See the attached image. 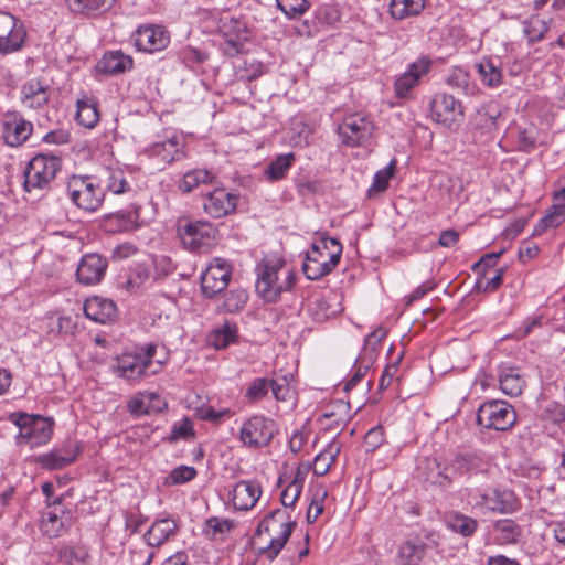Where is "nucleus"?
<instances>
[{"label": "nucleus", "mask_w": 565, "mask_h": 565, "mask_svg": "<svg viewBox=\"0 0 565 565\" xmlns=\"http://www.w3.org/2000/svg\"><path fill=\"white\" fill-rule=\"evenodd\" d=\"M296 522L282 509H276L258 524L255 537L265 545L257 548V555L273 562L288 542Z\"/></svg>", "instance_id": "f257e3e1"}, {"label": "nucleus", "mask_w": 565, "mask_h": 565, "mask_svg": "<svg viewBox=\"0 0 565 565\" xmlns=\"http://www.w3.org/2000/svg\"><path fill=\"white\" fill-rule=\"evenodd\" d=\"M157 345L148 343L135 351H125L116 358L111 366L116 376L137 383L160 372L162 362L154 360Z\"/></svg>", "instance_id": "f03ea898"}, {"label": "nucleus", "mask_w": 565, "mask_h": 565, "mask_svg": "<svg viewBox=\"0 0 565 565\" xmlns=\"http://www.w3.org/2000/svg\"><path fill=\"white\" fill-rule=\"evenodd\" d=\"M256 291L265 301L275 302L284 291L295 284V275L285 268V262L266 257L257 265Z\"/></svg>", "instance_id": "7ed1b4c3"}, {"label": "nucleus", "mask_w": 565, "mask_h": 565, "mask_svg": "<svg viewBox=\"0 0 565 565\" xmlns=\"http://www.w3.org/2000/svg\"><path fill=\"white\" fill-rule=\"evenodd\" d=\"M342 244L333 237H321L311 245L302 265L305 276L318 280L330 274L339 264L342 255Z\"/></svg>", "instance_id": "20e7f679"}, {"label": "nucleus", "mask_w": 565, "mask_h": 565, "mask_svg": "<svg viewBox=\"0 0 565 565\" xmlns=\"http://www.w3.org/2000/svg\"><path fill=\"white\" fill-rule=\"evenodd\" d=\"M19 431L15 435L18 446L35 448L45 445L53 434V422L40 415H31L24 412H13L8 416Z\"/></svg>", "instance_id": "39448f33"}, {"label": "nucleus", "mask_w": 565, "mask_h": 565, "mask_svg": "<svg viewBox=\"0 0 565 565\" xmlns=\"http://www.w3.org/2000/svg\"><path fill=\"white\" fill-rule=\"evenodd\" d=\"M469 504L482 513L511 514L519 510L520 501L510 489H473L468 494Z\"/></svg>", "instance_id": "423d86ee"}, {"label": "nucleus", "mask_w": 565, "mask_h": 565, "mask_svg": "<svg viewBox=\"0 0 565 565\" xmlns=\"http://www.w3.org/2000/svg\"><path fill=\"white\" fill-rule=\"evenodd\" d=\"M70 200L85 212L97 211L104 201L105 190L93 175H72L66 183Z\"/></svg>", "instance_id": "0eeeda50"}, {"label": "nucleus", "mask_w": 565, "mask_h": 565, "mask_svg": "<svg viewBox=\"0 0 565 565\" xmlns=\"http://www.w3.org/2000/svg\"><path fill=\"white\" fill-rule=\"evenodd\" d=\"M61 169V160L53 154L39 153L24 171L23 188L26 192L49 189Z\"/></svg>", "instance_id": "6e6552de"}, {"label": "nucleus", "mask_w": 565, "mask_h": 565, "mask_svg": "<svg viewBox=\"0 0 565 565\" xmlns=\"http://www.w3.org/2000/svg\"><path fill=\"white\" fill-rule=\"evenodd\" d=\"M476 422L486 429L508 431L516 423V412L505 401L490 399L479 406Z\"/></svg>", "instance_id": "1a4fd4ad"}, {"label": "nucleus", "mask_w": 565, "mask_h": 565, "mask_svg": "<svg viewBox=\"0 0 565 565\" xmlns=\"http://www.w3.org/2000/svg\"><path fill=\"white\" fill-rule=\"evenodd\" d=\"M278 433L277 423L269 417L255 414L247 418L239 429V440L248 448L268 446Z\"/></svg>", "instance_id": "9d476101"}, {"label": "nucleus", "mask_w": 565, "mask_h": 565, "mask_svg": "<svg viewBox=\"0 0 565 565\" xmlns=\"http://www.w3.org/2000/svg\"><path fill=\"white\" fill-rule=\"evenodd\" d=\"M430 118L451 131L458 130L463 121L465 111L461 102L446 93L436 94L430 103Z\"/></svg>", "instance_id": "9b49d317"}, {"label": "nucleus", "mask_w": 565, "mask_h": 565, "mask_svg": "<svg viewBox=\"0 0 565 565\" xmlns=\"http://www.w3.org/2000/svg\"><path fill=\"white\" fill-rule=\"evenodd\" d=\"M177 232L183 246L191 252L211 247L216 235L215 226L206 221L181 220L178 222Z\"/></svg>", "instance_id": "f8f14e48"}, {"label": "nucleus", "mask_w": 565, "mask_h": 565, "mask_svg": "<svg viewBox=\"0 0 565 565\" xmlns=\"http://www.w3.org/2000/svg\"><path fill=\"white\" fill-rule=\"evenodd\" d=\"M28 33L21 20L0 10V55L20 52L26 43Z\"/></svg>", "instance_id": "ddd939ff"}, {"label": "nucleus", "mask_w": 565, "mask_h": 565, "mask_svg": "<svg viewBox=\"0 0 565 565\" xmlns=\"http://www.w3.org/2000/svg\"><path fill=\"white\" fill-rule=\"evenodd\" d=\"M337 131L344 146L356 148L363 146L372 137L374 124L365 115L351 114L343 118Z\"/></svg>", "instance_id": "4468645a"}, {"label": "nucleus", "mask_w": 565, "mask_h": 565, "mask_svg": "<svg viewBox=\"0 0 565 565\" xmlns=\"http://www.w3.org/2000/svg\"><path fill=\"white\" fill-rule=\"evenodd\" d=\"M269 392L278 402H287L292 397L291 388L285 377L281 380L256 377L248 384L244 397L248 403H257L264 399Z\"/></svg>", "instance_id": "2eb2a0df"}, {"label": "nucleus", "mask_w": 565, "mask_h": 565, "mask_svg": "<svg viewBox=\"0 0 565 565\" xmlns=\"http://www.w3.org/2000/svg\"><path fill=\"white\" fill-rule=\"evenodd\" d=\"M232 277L231 265L223 258H214L201 275V289L205 297L213 298L224 291Z\"/></svg>", "instance_id": "dca6fc26"}, {"label": "nucleus", "mask_w": 565, "mask_h": 565, "mask_svg": "<svg viewBox=\"0 0 565 565\" xmlns=\"http://www.w3.org/2000/svg\"><path fill=\"white\" fill-rule=\"evenodd\" d=\"M33 132V124L17 110L7 111L2 117V138L10 147H19L28 141Z\"/></svg>", "instance_id": "f3484780"}, {"label": "nucleus", "mask_w": 565, "mask_h": 565, "mask_svg": "<svg viewBox=\"0 0 565 565\" xmlns=\"http://www.w3.org/2000/svg\"><path fill=\"white\" fill-rule=\"evenodd\" d=\"M238 195L216 188L202 196L203 211L213 218H221L235 212Z\"/></svg>", "instance_id": "a211bd4d"}, {"label": "nucleus", "mask_w": 565, "mask_h": 565, "mask_svg": "<svg viewBox=\"0 0 565 565\" xmlns=\"http://www.w3.org/2000/svg\"><path fill=\"white\" fill-rule=\"evenodd\" d=\"M185 141L179 134H172L164 140L154 142L146 151L148 156L159 163L170 164L185 157Z\"/></svg>", "instance_id": "6ab92c4d"}, {"label": "nucleus", "mask_w": 565, "mask_h": 565, "mask_svg": "<svg viewBox=\"0 0 565 565\" xmlns=\"http://www.w3.org/2000/svg\"><path fill=\"white\" fill-rule=\"evenodd\" d=\"M73 513L61 507V498L54 501L53 508L45 512L41 521V531L49 537L65 534L73 524Z\"/></svg>", "instance_id": "aec40b11"}, {"label": "nucleus", "mask_w": 565, "mask_h": 565, "mask_svg": "<svg viewBox=\"0 0 565 565\" xmlns=\"http://www.w3.org/2000/svg\"><path fill=\"white\" fill-rule=\"evenodd\" d=\"M170 43V34L162 25L146 24L135 33V45L139 51L154 53Z\"/></svg>", "instance_id": "412c9836"}, {"label": "nucleus", "mask_w": 565, "mask_h": 565, "mask_svg": "<svg viewBox=\"0 0 565 565\" xmlns=\"http://www.w3.org/2000/svg\"><path fill=\"white\" fill-rule=\"evenodd\" d=\"M431 67V61L426 57L418 58L409 64L408 68L396 78L394 90L398 98H405L418 86L422 78L426 76Z\"/></svg>", "instance_id": "4be33fe9"}, {"label": "nucleus", "mask_w": 565, "mask_h": 565, "mask_svg": "<svg viewBox=\"0 0 565 565\" xmlns=\"http://www.w3.org/2000/svg\"><path fill=\"white\" fill-rule=\"evenodd\" d=\"M108 262L99 254L90 253L84 255L76 269V279L85 286H94L102 281L105 276Z\"/></svg>", "instance_id": "5701e85b"}, {"label": "nucleus", "mask_w": 565, "mask_h": 565, "mask_svg": "<svg viewBox=\"0 0 565 565\" xmlns=\"http://www.w3.org/2000/svg\"><path fill=\"white\" fill-rule=\"evenodd\" d=\"M50 100V86L40 78H31L23 83L20 88V102L29 109H39Z\"/></svg>", "instance_id": "b1692460"}, {"label": "nucleus", "mask_w": 565, "mask_h": 565, "mask_svg": "<svg viewBox=\"0 0 565 565\" xmlns=\"http://www.w3.org/2000/svg\"><path fill=\"white\" fill-rule=\"evenodd\" d=\"M233 507L236 510L248 511L253 509L262 495V488L256 480H241L230 492Z\"/></svg>", "instance_id": "393cba45"}, {"label": "nucleus", "mask_w": 565, "mask_h": 565, "mask_svg": "<svg viewBox=\"0 0 565 565\" xmlns=\"http://www.w3.org/2000/svg\"><path fill=\"white\" fill-rule=\"evenodd\" d=\"M490 468L489 459L478 452L458 454L449 465V469L458 476L486 473Z\"/></svg>", "instance_id": "a878e982"}, {"label": "nucleus", "mask_w": 565, "mask_h": 565, "mask_svg": "<svg viewBox=\"0 0 565 565\" xmlns=\"http://www.w3.org/2000/svg\"><path fill=\"white\" fill-rule=\"evenodd\" d=\"M85 316L97 323H110L117 318V306L108 298L93 296L83 306Z\"/></svg>", "instance_id": "bb28decb"}, {"label": "nucleus", "mask_w": 565, "mask_h": 565, "mask_svg": "<svg viewBox=\"0 0 565 565\" xmlns=\"http://www.w3.org/2000/svg\"><path fill=\"white\" fill-rule=\"evenodd\" d=\"M106 226L110 232H130L142 225L140 207L136 204L127 210H121L106 216Z\"/></svg>", "instance_id": "cd10ccee"}, {"label": "nucleus", "mask_w": 565, "mask_h": 565, "mask_svg": "<svg viewBox=\"0 0 565 565\" xmlns=\"http://www.w3.org/2000/svg\"><path fill=\"white\" fill-rule=\"evenodd\" d=\"M178 525L173 519L163 518L152 523L145 533L143 540L150 547H160L177 533Z\"/></svg>", "instance_id": "c85d7f7f"}, {"label": "nucleus", "mask_w": 565, "mask_h": 565, "mask_svg": "<svg viewBox=\"0 0 565 565\" xmlns=\"http://www.w3.org/2000/svg\"><path fill=\"white\" fill-rule=\"evenodd\" d=\"M541 420L550 435L555 436L565 433V406L551 401L542 407Z\"/></svg>", "instance_id": "c756f323"}, {"label": "nucleus", "mask_w": 565, "mask_h": 565, "mask_svg": "<svg viewBox=\"0 0 565 565\" xmlns=\"http://www.w3.org/2000/svg\"><path fill=\"white\" fill-rule=\"evenodd\" d=\"M164 403L157 393L145 392L132 397L127 405L129 413L134 416L149 415L161 411Z\"/></svg>", "instance_id": "7c9ffc66"}, {"label": "nucleus", "mask_w": 565, "mask_h": 565, "mask_svg": "<svg viewBox=\"0 0 565 565\" xmlns=\"http://www.w3.org/2000/svg\"><path fill=\"white\" fill-rule=\"evenodd\" d=\"M134 61L121 51H111L104 54L98 62V70L108 75H117L129 71Z\"/></svg>", "instance_id": "2f4dec72"}, {"label": "nucleus", "mask_w": 565, "mask_h": 565, "mask_svg": "<svg viewBox=\"0 0 565 565\" xmlns=\"http://www.w3.org/2000/svg\"><path fill=\"white\" fill-rule=\"evenodd\" d=\"M215 174L206 169H193L186 171L177 182L178 190L188 194L203 184H211L215 180Z\"/></svg>", "instance_id": "473e14b6"}, {"label": "nucleus", "mask_w": 565, "mask_h": 565, "mask_svg": "<svg viewBox=\"0 0 565 565\" xmlns=\"http://www.w3.org/2000/svg\"><path fill=\"white\" fill-rule=\"evenodd\" d=\"M499 386L502 393L515 397L522 394L525 382L516 367L502 366L499 373Z\"/></svg>", "instance_id": "72a5a7b5"}, {"label": "nucleus", "mask_w": 565, "mask_h": 565, "mask_svg": "<svg viewBox=\"0 0 565 565\" xmlns=\"http://www.w3.org/2000/svg\"><path fill=\"white\" fill-rule=\"evenodd\" d=\"M237 332L236 323L225 321L222 326L214 328L210 332L207 343L216 350L225 349L236 342L238 337Z\"/></svg>", "instance_id": "f704fd0d"}, {"label": "nucleus", "mask_w": 565, "mask_h": 565, "mask_svg": "<svg viewBox=\"0 0 565 565\" xmlns=\"http://www.w3.org/2000/svg\"><path fill=\"white\" fill-rule=\"evenodd\" d=\"M481 83L490 88L498 87L502 84V70L493 60L483 57L475 65Z\"/></svg>", "instance_id": "c9c22d12"}, {"label": "nucleus", "mask_w": 565, "mask_h": 565, "mask_svg": "<svg viewBox=\"0 0 565 565\" xmlns=\"http://www.w3.org/2000/svg\"><path fill=\"white\" fill-rule=\"evenodd\" d=\"M97 102L90 97H84L76 103V121L78 125L92 129L99 121Z\"/></svg>", "instance_id": "e433bc0d"}, {"label": "nucleus", "mask_w": 565, "mask_h": 565, "mask_svg": "<svg viewBox=\"0 0 565 565\" xmlns=\"http://www.w3.org/2000/svg\"><path fill=\"white\" fill-rule=\"evenodd\" d=\"M425 8V0H391L390 14L395 20L418 15Z\"/></svg>", "instance_id": "4c0bfd02"}, {"label": "nucleus", "mask_w": 565, "mask_h": 565, "mask_svg": "<svg viewBox=\"0 0 565 565\" xmlns=\"http://www.w3.org/2000/svg\"><path fill=\"white\" fill-rule=\"evenodd\" d=\"M425 554L422 541L408 540L398 547L397 558L401 565H418Z\"/></svg>", "instance_id": "58836bf2"}, {"label": "nucleus", "mask_w": 565, "mask_h": 565, "mask_svg": "<svg viewBox=\"0 0 565 565\" xmlns=\"http://www.w3.org/2000/svg\"><path fill=\"white\" fill-rule=\"evenodd\" d=\"M446 524L448 529L463 537L472 536L478 529V522L476 519L459 512L448 514L446 518Z\"/></svg>", "instance_id": "ea45409f"}, {"label": "nucleus", "mask_w": 565, "mask_h": 565, "mask_svg": "<svg viewBox=\"0 0 565 565\" xmlns=\"http://www.w3.org/2000/svg\"><path fill=\"white\" fill-rule=\"evenodd\" d=\"M493 532L500 544L516 543L522 535V529L513 520H498L493 523Z\"/></svg>", "instance_id": "a19ab883"}, {"label": "nucleus", "mask_w": 565, "mask_h": 565, "mask_svg": "<svg viewBox=\"0 0 565 565\" xmlns=\"http://www.w3.org/2000/svg\"><path fill=\"white\" fill-rule=\"evenodd\" d=\"M295 161L292 152L278 156L265 170V175L269 181H278L287 175L288 170Z\"/></svg>", "instance_id": "79ce46f5"}, {"label": "nucleus", "mask_w": 565, "mask_h": 565, "mask_svg": "<svg viewBox=\"0 0 565 565\" xmlns=\"http://www.w3.org/2000/svg\"><path fill=\"white\" fill-rule=\"evenodd\" d=\"M89 558L88 548L85 545H65L57 552V559L65 565H81Z\"/></svg>", "instance_id": "37998d69"}, {"label": "nucleus", "mask_w": 565, "mask_h": 565, "mask_svg": "<svg viewBox=\"0 0 565 565\" xmlns=\"http://www.w3.org/2000/svg\"><path fill=\"white\" fill-rule=\"evenodd\" d=\"M248 300V294L243 288L230 289L223 296V302L220 306V310L227 313H236L241 311Z\"/></svg>", "instance_id": "c03bdc74"}, {"label": "nucleus", "mask_w": 565, "mask_h": 565, "mask_svg": "<svg viewBox=\"0 0 565 565\" xmlns=\"http://www.w3.org/2000/svg\"><path fill=\"white\" fill-rule=\"evenodd\" d=\"M103 189L119 195L129 192L131 186L126 179L125 172L120 169H115L107 171Z\"/></svg>", "instance_id": "a18cd8bd"}, {"label": "nucleus", "mask_w": 565, "mask_h": 565, "mask_svg": "<svg viewBox=\"0 0 565 565\" xmlns=\"http://www.w3.org/2000/svg\"><path fill=\"white\" fill-rule=\"evenodd\" d=\"M387 334L386 329L380 327L366 335L364 340L363 353L360 355L364 358L369 363H373L381 347V342Z\"/></svg>", "instance_id": "49530a36"}, {"label": "nucleus", "mask_w": 565, "mask_h": 565, "mask_svg": "<svg viewBox=\"0 0 565 565\" xmlns=\"http://www.w3.org/2000/svg\"><path fill=\"white\" fill-rule=\"evenodd\" d=\"M234 526L233 520L211 516L205 521L203 531L212 539H222L226 533L231 532Z\"/></svg>", "instance_id": "de8ad7c7"}, {"label": "nucleus", "mask_w": 565, "mask_h": 565, "mask_svg": "<svg viewBox=\"0 0 565 565\" xmlns=\"http://www.w3.org/2000/svg\"><path fill=\"white\" fill-rule=\"evenodd\" d=\"M339 454V447L330 446L328 449L322 450L318 454L313 460V473L321 477L324 476L330 467L335 462V458Z\"/></svg>", "instance_id": "09e8293b"}, {"label": "nucleus", "mask_w": 565, "mask_h": 565, "mask_svg": "<svg viewBox=\"0 0 565 565\" xmlns=\"http://www.w3.org/2000/svg\"><path fill=\"white\" fill-rule=\"evenodd\" d=\"M276 4L288 19H297L310 9L308 0H276Z\"/></svg>", "instance_id": "8fccbe9b"}, {"label": "nucleus", "mask_w": 565, "mask_h": 565, "mask_svg": "<svg viewBox=\"0 0 565 565\" xmlns=\"http://www.w3.org/2000/svg\"><path fill=\"white\" fill-rule=\"evenodd\" d=\"M396 167V160L393 159L384 169L379 170L373 178L369 193L372 192H384L388 186L390 179L394 175Z\"/></svg>", "instance_id": "3c124183"}, {"label": "nucleus", "mask_w": 565, "mask_h": 565, "mask_svg": "<svg viewBox=\"0 0 565 565\" xmlns=\"http://www.w3.org/2000/svg\"><path fill=\"white\" fill-rule=\"evenodd\" d=\"M74 11L90 13L109 9L116 0H66Z\"/></svg>", "instance_id": "603ef678"}, {"label": "nucleus", "mask_w": 565, "mask_h": 565, "mask_svg": "<svg viewBox=\"0 0 565 565\" xmlns=\"http://www.w3.org/2000/svg\"><path fill=\"white\" fill-rule=\"evenodd\" d=\"M196 476V470L190 466H179L174 468L164 479V484L177 486L191 481Z\"/></svg>", "instance_id": "864d4df0"}, {"label": "nucleus", "mask_w": 565, "mask_h": 565, "mask_svg": "<svg viewBox=\"0 0 565 565\" xmlns=\"http://www.w3.org/2000/svg\"><path fill=\"white\" fill-rule=\"evenodd\" d=\"M447 82L451 87L460 89L466 94L473 92V87L470 86V75L462 67H454Z\"/></svg>", "instance_id": "5fc2aeb1"}, {"label": "nucleus", "mask_w": 565, "mask_h": 565, "mask_svg": "<svg viewBox=\"0 0 565 565\" xmlns=\"http://www.w3.org/2000/svg\"><path fill=\"white\" fill-rule=\"evenodd\" d=\"M327 497V491L326 489L323 488H320V489H317L313 497H312V500L310 502V505L308 508V511H307V522L309 524H312L317 521V519L319 518V515L322 514L323 510H324V507H323V501Z\"/></svg>", "instance_id": "6e6d98bb"}, {"label": "nucleus", "mask_w": 565, "mask_h": 565, "mask_svg": "<svg viewBox=\"0 0 565 565\" xmlns=\"http://www.w3.org/2000/svg\"><path fill=\"white\" fill-rule=\"evenodd\" d=\"M563 220L564 216L559 213L555 205H553L551 211L535 225L533 235H541L550 227H557L563 222Z\"/></svg>", "instance_id": "4d7b16f0"}, {"label": "nucleus", "mask_w": 565, "mask_h": 565, "mask_svg": "<svg viewBox=\"0 0 565 565\" xmlns=\"http://www.w3.org/2000/svg\"><path fill=\"white\" fill-rule=\"evenodd\" d=\"M372 363H369L364 358L359 356L353 366V374L351 377L344 383L343 390L345 392L351 391L361 380L365 376L367 370L371 367Z\"/></svg>", "instance_id": "13d9d810"}, {"label": "nucleus", "mask_w": 565, "mask_h": 565, "mask_svg": "<svg viewBox=\"0 0 565 565\" xmlns=\"http://www.w3.org/2000/svg\"><path fill=\"white\" fill-rule=\"evenodd\" d=\"M196 415L202 420H206V422H210L213 424H218L224 418L231 417L233 415V413L228 408L216 411L212 406H202L196 411Z\"/></svg>", "instance_id": "bf43d9fd"}, {"label": "nucleus", "mask_w": 565, "mask_h": 565, "mask_svg": "<svg viewBox=\"0 0 565 565\" xmlns=\"http://www.w3.org/2000/svg\"><path fill=\"white\" fill-rule=\"evenodd\" d=\"M539 139L537 129L534 126L525 127L519 130V146L524 151H530L536 147Z\"/></svg>", "instance_id": "052dcab7"}, {"label": "nucleus", "mask_w": 565, "mask_h": 565, "mask_svg": "<svg viewBox=\"0 0 565 565\" xmlns=\"http://www.w3.org/2000/svg\"><path fill=\"white\" fill-rule=\"evenodd\" d=\"M70 457L63 458L62 455L52 450L51 452L40 457V463L43 468L50 470H58L70 465Z\"/></svg>", "instance_id": "680f3d73"}, {"label": "nucleus", "mask_w": 565, "mask_h": 565, "mask_svg": "<svg viewBox=\"0 0 565 565\" xmlns=\"http://www.w3.org/2000/svg\"><path fill=\"white\" fill-rule=\"evenodd\" d=\"M384 443V428L377 425L371 428L364 437L366 451H375Z\"/></svg>", "instance_id": "e2e57ef3"}, {"label": "nucleus", "mask_w": 565, "mask_h": 565, "mask_svg": "<svg viewBox=\"0 0 565 565\" xmlns=\"http://www.w3.org/2000/svg\"><path fill=\"white\" fill-rule=\"evenodd\" d=\"M154 555L156 552L149 545L135 548L130 552V563L131 565H151Z\"/></svg>", "instance_id": "0e129e2a"}, {"label": "nucleus", "mask_w": 565, "mask_h": 565, "mask_svg": "<svg viewBox=\"0 0 565 565\" xmlns=\"http://www.w3.org/2000/svg\"><path fill=\"white\" fill-rule=\"evenodd\" d=\"M502 253L503 250L483 255L477 263L472 265V271L476 273L477 275L484 276L487 269L493 267L497 264Z\"/></svg>", "instance_id": "69168bd1"}, {"label": "nucleus", "mask_w": 565, "mask_h": 565, "mask_svg": "<svg viewBox=\"0 0 565 565\" xmlns=\"http://www.w3.org/2000/svg\"><path fill=\"white\" fill-rule=\"evenodd\" d=\"M301 491H302V489L299 488V484L294 486L288 482L280 495L281 504L285 508L294 507L295 503L298 501V499L301 494Z\"/></svg>", "instance_id": "338daca9"}, {"label": "nucleus", "mask_w": 565, "mask_h": 565, "mask_svg": "<svg viewBox=\"0 0 565 565\" xmlns=\"http://www.w3.org/2000/svg\"><path fill=\"white\" fill-rule=\"evenodd\" d=\"M401 360H402V354L397 358L396 361L388 363L385 366L383 374L380 379V383H379V386L381 390L387 388L391 385L393 379L396 376V374L398 372V366H399Z\"/></svg>", "instance_id": "774afa93"}]
</instances>
